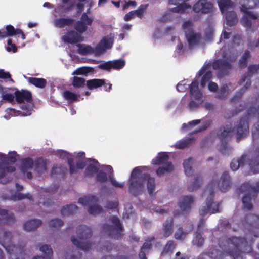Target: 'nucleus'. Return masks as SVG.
<instances>
[{
	"label": "nucleus",
	"mask_w": 259,
	"mask_h": 259,
	"mask_svg": "<svg viewBox=\"0 0 259 259\" xmlns=\"http://www.w3.org/2000/svg\"><path fill=\"white\" fill-rule=\"evenodd\" d=\"M92 68L88 67H82L77 68L72 73V75H87L88 73L92 71Z\"/></svg>",
	"instance_id": "a19ab883"
},
{
	"label": "nucleus",
	"mask_w": 259,
	"mask_h": 259,
	"mask_svg": "<svg viewBox=\"0 0 259 259\" xmlns=\"http://www.w3.org/2000/svg\"><path fill=\"white\" fill-rule=\"evenodd\" d=\"M29 82L35 86L43 88L46 86V81L43 78L31 77L29 78Z\"/></svg>",
	"instance_id": "4c0bfd02"
},
{
	"label": "nucleus",
	"mask_w": 259,
	"mask_h": 259,
	"mask_svg": "<svg viewBox=\"0 0 259 259\" xmlns=\"http://www.w3.org/2000/svg\"><path fill=\"white\" fill-rule=\"evenodd\" d=\"M249 131V125L247 119H242L236 125V132L237 134V139L246 136Z\"/></svg>",
	"instance_id": "6ab92c4d"
},
{
	"label": "nucleus",
	"mask_w": 259,
	"mask_h": 259,
	"mask_svg": "<svg viewBox=\"0 0 259 259\" xmlns=\"http://www.w3.org/2000/svg\"><path fill=\"white\" fill-rule=\"evenodd\" d=\"M74 21L70 18H60L56 19L54 23L55 25L58 27H63L65 25L69 26L72 24Z\"/></svg>",
	"instance_id": "473e14b6"
},
{
	"label": "nucleus",
	"mask_w": 259,
	"mask_h": 259,
	"mask_svg": "<svg viewBox=\"0 0 259 259\" xmlns=\"http://www.w3.org/2000/svg\"><path fill=\"white\" fill-rule=\"evenodd\" d=\"M213 6L210 2L206 0H200L193 6V10L195 12L206 13L210 12L212 9Z\"/></svg>",
	"instance_id": "a211bd4d"
},
{
	"label": "nucleus",
	"mask_w": 259,
	"mask_h": 259,
	"mask_svg": "<svg viewBox=\"0 0 259 259\" xmlns=\"http://www.w3.org/2000/svg\"><path fill=\"white\" fill-rule=\"evenodd\" d=\"M109 178L112 184L114 186L118 188H122L124 186V184L123 183H119L117 182V181L115 179H114L112 177L110 176H109Z\"/></svg>",
	"instance_id": "69168bd1"
},
{
	"label": "nucleus",
	"mask_w": 259,
	"mask_h": 259,
	"mask_svg": "<svg viewBox=\"0 0 259 259\" xmlns=\"http://www.w3.org/2000/svg\"><path fill=\"white\" fill-rule=\"evenodd\" d=\"M259 70V65H253L249 66L248 72L251 75L256 73Z\"/></svg>",
	"instance_id": "338daca9"
},
{
	"label": "nucleus",
	"mask_w": 259,
	"mask_h": 259,
	"mask_svg": "<svg viewBox=\"0 0 259 259\" xmlns=\"http://www.w3.org/2000/svg\"><path fill=\"white\" fill-rule=\"evenodd\" d=\"M125 65V61L123 60H117L109 61L101 65V67L107 70H110L112 68L115 69H120Z\"/></svg>",
	"instance_id": "4be33fe9"
},
{
	"label": "nucleus",
	"mask_w": 259,
	"mask_h": 259,
	"mask_svg": "<svg viewBox=\"0 0 259 259\" xmlns=\"http://www.w3.org/2000/svg\"><path fill=\"white\" fill-rule=\"evenodd\" d=\"M192 25L193 23L192 21H187L184 22L183 24V28L184 29L185 31H193L191 29Z\"/></svg>",
	"instance_id": "0e129e2a"
},
{
	"label": "nucleus",
	"mask_w": 259,
	"mask_h": 259,
	"mask_svg": "<svg viewBox=\"0 0 259 259\" xmlns=\"http://www.w3.org/2000/svg\"><path fill=\"white\" fill-rule=\"evenodd\" d=\"M147 7L148 4L141 5L137 10L134 11V15H137L139 17H141L147 8Z\"/></svg>",
	"instance_id": "de8ad7c7"
},
{
	"label": "nucleus",
	"mask_w": 259,
	"mask_h": 259,
	"mask_svg": "<svg viewBox=\"0 0 259 259\" xmlns=\"http://www.w3.org/2000/svg\"><path fill=\"white\" fill-rule=\"evenodd\" d=\"M77 207L75 205L71 204L64 206L61 209V213L63 215L73 214L77 211Z\"/></svg>",
	"instance_id": "2f4dec72"
},
{
	"label": "nucleus",
	"mask_w": 259,
	"mask_h": 259,
	"mask_svg": "<svg viewBox=\"0 0 259 259\" xmlns=\"http://www.w3.org/2000/svg\"><path fill=\"white\" fill-rule=\"evenodd\" d=\"M98 167L96 165L93 164H90L87 167V173L89 175H91L94 173H95L98 170Z\"/></svg>",
	"instance_id": "bf43d9fd"
},
{
	"label": "nucleus",
	"mask_w": 259,
	"mask_h": 259,
	"mask_svg": "<svg viewBox=\"0 0 259 259\" xmlns=\"http://www.w3.org/2000/svg\"><path fill=\"white\" fill-rule=\"evenodd\" d=\"M240 190L242 192L248 193V194H246V195L243 197L242 202L244 208L249 210L252 207V203L250 202V196H254V194L256 192H259V183L256 186H252L249 183H244L241 186Z\"/></svg>",
	"instance_id": "ddd939ff"
},
{
	"label": "nucleus",
	"mask_w": 259,
	"mask_h": 259,
	"mask_svg": "<svg viewBox=\"0 0 259 259\" xmlns=\"http://www.w3.org/2000/svg\"><path fill=\"white\" fill-rule=\"evenodd\" d=\"M213 28L212 26H209L205 30V36L208 40H210L213 34Z\"/></svg>",
	"instance_id": "13d9d810"
},
{
	"label": "nucleus",
	"mask_w": 259,
	"mask_h": 259,
	"mask_svg": "<svg viewBox=\"0 0 259 259\" xmlns=\"http://www.w3.org/2000/svg\"><path fill=\"white\" fill-rule=\"evenodd\" d=\"M64 97L66 99L73 101L77 99L78 95L69 91H66L64 92Z\"/></svg>",
	"instance_id": "a18cd8bd"
},
{
	"label": "nucleus",
	"mask_w": 259,
	"mask_h": 259,
	"mask_svg": "<svg viewBox=\"0 0 259 259\" xmlns=\"http://www.w3.org/2000/svg\"><path fill=\"white\" fill-rule=\"evenodd\" d=\"M16 162V153L14 151L13 156L0 155V182L6 184L12 180V172L15 168L11 164Z\"/></svg>",
	"instance_id": "7ed1b4c3"
},
{
	"label": "nucleus",
	"mask_w": 259,
	"mask_h": 259,
	"mask_svg": "<svg viewBox=\"0 0 259 259\" xmlns=\"http://www.w3.org/2000/svg\"><path fill=\"white\" fill-rule=\"evenodd\" d=\"M93 19L89 18L86 13H83L81 17L80 21L76 23L74 26L75 29L80 33H83L87 28V25H91Z\"/></svg>",
	"instance_id": "f3484780"
},
{
	"label": "nucleus",
	"mask_w": 259,
	"mask_h": 259,
	"mask_svg": "<svg viewBox=\"0 0 259 259\" xmlns=\"http://www.w3.org/2000/svg\"><path fill=\"white\" fill-rule=\"evenodd\" d=\"M62 225L63 222L59 219H54L50 222V226L54 228L60 227Z\"/></svg>",
	"instance_id": "4d7b16f0"
},
{
	"label": "nucleus",
	"mask_w": 259,
	"mask_h": 259,
	"mask_svg": "<svg viewBox=\"0 0 259 259\" xmlns=\"http://www.w3.org/2000/svg\"><path fill=\"white\" fill-rule=\"evenodd\" d=\"M113 44V40L111 38H104L102 39L95 49L89 45L85 44H77V52L81 55H87L95 53L99 55L104 52L106 49L111 47Z\"/></svg>",
	"instance_id": "20e7f679"
},
{
	"label": "nucleus",
	"mask_w": 259,
	"mask_h": 259,
	"mask_svg": "<svg viewBox=\"0 0 259 259\" xmlns=\"http://www.w3.org/2000/svg\"><path fill=\"white\" fill-rule=\"evenodd\" d=\"M175 245L173 241H168L165 247L164 252L162 253V254H164L165 253H167L170 251H172L173 249L175 248Z\"/></svg>",
	"instance_id": "864d4df0"
},
{
	"label": "nucleus",
	"mask_w": 259,
	"mask_h": 259,
	"mask_svg": "<svg viewBox=\"0 0 259 259\" xmlns=\"http://www.w3.org/2000/svg\"><path fill=\"white\" fill-rule=\"evenodd\" d=\"M240 166H245L253 173L259 172V156L250 159L246 156H242L239 158L234 159L230 164L231 169L235 171Z\"/></svg>",
	"instance_id": "6e6552de"
},
{
	"label": "nucleus",
	"mask_w": 259,
	"mask_h": 259,
	"mask_svg": "<svg viewBox=\"0 0 259 259\" xmlns=\"http://www.w3.org/2000/svg\"><path fill=\"white\" fill-rule=\"evenodd\" d=\"M176 40L178 42L177 47H176V51L178 53L182 54L184 52V48L183 47V42L180 40L179 39H177Z\"/></svg>",
	"instance_id": "680f3d73"
},
{
	"label": "nucleus",
	"mask_w": 259,
	"mask_h": 259,
	"mask_svg": "<svg viewBox=\"0 0 259 259\" xmlns=\"http://www.w3.org/2000/svg\"><path fill=\"white\" fill-rule=\"evenodd\" d=\"M141 168H135L131 174V186L130 190L131 193L135 194L141 191L145 184H146L149 194L151 195L155 191V183L153 178L147 174H142Z\"/></svg>",
	"instance_id": "f03ea898"
},
{
	"label": "nucleus",
	"mask_w": 259,
	"mask_h": 259,
	"mask_svg": "<svg viewBox=\"0 0 259 259\" xmlns=\"http://www.w3.org/2000/svg\"><path fill=\"white\" fill-rule=\"evenodd\" d=\"M234 134V130H232L231 126L227 125L221 128L218 133V136L221 139L232 136Z\"/></svg>",
	"instance_id": "a878e982"
},
{
	"label": "nucleus",
	"mask_w": 259,
	"mask_h": 259,
	"mask_svg": "<svg viewBox=\"0 0 259 259\" xmlns=\"http://www.w3.org/2000/svg\"><path fill=\"white\" fill-rule=\"evenodd\" d=\"M14 96L10 93H6L3 96V99L9 102L13 101L14 100Z\"/></svg>",
	"instance_id": "774afa93"
},
{
	"label": "nucleus",
	"mask_w": 259,
	"mask_h": 259,
	"mask_svg": "<svg viewBox=\"0 0 259 259\" xmlns=\"http://www.w3.org/2000/svg\"><path fill=\"white\" fill-rule=\"evenodd\" d=\"M85 79L82 77H74L72 79V84L75 88H81L84 86Z\"/></svg>",
	"instance_id": "79ce46f5"
},
{
	"label": "nucleus",
	"mask_w": 259,
	"mask_h": 259,
	"mask_svg": "<svg viewBox=\"0 0 259 259\" xmlns=\"http://www.w3.org/2000/svg\"><path fill=\"white\" fill-rule=\"evenodd\" d=\"M195 204L194 198L191 195L181 196L178 202V205L183 212H188Z\"/></svg>",
	"instance_id": "dca6fc26"
},
{
	"label": "nucleus",
	"mask_w": 259,
	"mask_h": 259,
	"mask_svg": "<svg viewBox=\"0 0 259 259\" xmlns=\"http://www.w3.org/2000/svg\"><path fill=\"white\" fill-rule=\"evenodd\" d=\"M13 214H9L7 210L0 209V223L3 221L5 223H10L13 221Z\"/></svg>",
	"instance_id": "cd10ccee"
},
{
	"label": "nucleus",
	"mask_w": 259,
	"mask_h": 259,
	"mask_svg": "<svg viewBox=\"0 0 259 259\" xmlns=\"http://www.w3.org/2000/svg\"><path fill=\"white\" fill-rule=\"evenodd\" d=\"M0 78L4 79H9L10 81L14 82L11 77V74L8 72H6L4 69H0Z\"/></svg>",
	"instance_id": "5fc2aeb1"
},
{
	"label": "nucleus",
	"mask_w": 259,
	"mask_h": 259,
	"mask_svg": "<svg viewBox=\"0 0 259 259\" xmlns=\"http://www.w3.org/2000/svg\"><path fill=\"white\" fill-rule=\"evenodd\" d=\"M36 170L40 174L44 173L46 170V162L41 158L38 159L35 162Z\"/></svg>",
	"instance_id": "e433bc0d"
},
{
	"label": "nucleus",
	"mask_w": 259,
	"mask_h": 259,
	"mask_svg": "<svg viewBox=\"0 0 259 259\" xmlns=\"http://www.w3.org/2000/svg\"><path fill=\"white\" fill-rule=\"evenodd\" d=\"M168 159L169 157L166 153H160L153 160V164L162 165L156 170L158 176H161L165 172H170L174 169L171 163L168 162Z\"/></svg>",
	"instance_id": "9b49d317"
},
{
	"label": "nucleus",
	"mask_w": 259,
	"mask_h": 259,
	"mask_svg": "<svg viewBox=\"0 0 259 259\" xmlns=\"http://www.w3.org/2000/svg\"><path fill=\"white\" fill-rule=\"evenodd\" d=\"M223 249L226 252L234 256L238 254L239 251H244L247 247V242L243 238L232 237L229 239L223 245Z\"/></svg>",
	"instance_id": "1a4fd4ad"
},
{
	"label": "nucleus",
	"mask_w": 259,
	"mask_h": 259,
	"mask_svg": "<svg viewBox=\"0 0 259 259\" xmlns=\"http://www.w3.org/2000/svg\"><path fill=\"white\" fill-rule=\"evenodd\" d=\"M60 156L61 158H66L68 159V163L70 166V171L71 174H73L76 171L75 167L72 165V160L69 158V154L65 151H61Z\"/></svg>",
	"instance_id": "58836bf2"
},
{
	"label": "nucleus",
	"mask_w": 259,
	"mask_h": 259,
	"mask_svg": "<svg viewBox=\"0 0 259 259\" xmlns=\"http://www.w3.org/2000/svg\"><path fill=\"white\" fill-rule=\"evenodd\" d=\"M200 122V120H195L191 122H190L187 125L184 124L183 125V130L184 131H187V130H189L193 126L197 125L199 124Z\"/></svg>",
	"instance_id": "3c124183"
},
{
	"label": "nucleus",
	"mask_w": 259,
	"mask_h": 259,
	"mask_svg": "<svg viewBox=\"0 0 259 259\" xmlns=\"http://www.w3.org/2000/svg\"><path fill=\"white\" fill-rule=\"evenodd\" d=\"M62 40L65 42L73 44L80 41L82 39L79 34L74 31H70L62 36Z\"/></svg>",
	"instance_id": "5701e85b"
},
{
	"label": "nucleus",
	"mask_w": 259,
	"mask_h": 259,
	"mask_svg": "<svg viewBox=\"0 0 259 259\" xmlns=\"http://www.w3.org/2000/svg\"><path fill=\"white\" fill-rule=\"evenodd\" d=\"M186 37L190 48L198 45L201 38L200 34L193 31H185Z\"/></svg>",
	"instance_id": "aec40b11"
},
{
	"label": "nucleus",
	"mask_w": 259,
	"mask_h": 259,
	"mask_svg": "<svg viewBox=\"0 0 259 259\" xmlns=\"http://www.w3.org/2000/svg\"><path fill=\"white\" fill-rule=\"evenodd\" d=\"M12 237L11 232L0 230V244L7 250L9 259H16V247L12 243Z\"/></svg>",
	"instance_id": "9d476101"
},
{
	"label": "nucleus",
	"mask_w": 259,
	"mask_h": 259,
	"mask_svg": "<svg viewBox=\"0 0 259 259\" xmlns=\"http://www.w3.org/2000/svg\"><path fill=\"white\" fill-rule=\"evenodd\" d=\"M25 244L23 243H21L19 245V247H17V252L19 251L20 254V257L22 258H24L25 256Z\"/></svg>",
	"instance_id": "052dcab7"
},
{
	"label": "nucleus",
	"mask_w": 259,
	"mask_h": 259,
	"mask_svg": "<svg viewBox=\"0 0 259 259\" xmlns=\"http://www.w3.org/2000/svg\"><path fill=\"white\" fill-rule=\"evenodd\" d=\"M91 236V229L85 226H81L77 229V237H72L71 241L74 245L81 249L88 250L91 246V243L89 240Z\"/></svg>",
	"instance_id": "423d86ee"
},
{
	"label": "nucleus",
	"mask_w": 259,
	"mask_h": 259,
	"mask_svg": "<svg viewBox=\"0 0 259 259\" xmlns=\"http://www.w3.org/2000/svg\"><path fill=\"white\" fill-rule=\"evenodd\" d=\"M247 220L252 225H257L259 222V217L257 215L250 214L247 216Z\"/></svg>",
	"instance_id": "09e8293b"
},
{
	"label": "nucleus",
	"mask_w": 259,
	"mask_h": 259,
	"mask_svg": "<svg viewBox=\"0 0 259 259\" xmlns=\"http://www.w3.org/2000/svg\"><path fill=\"white\" fill-rule=\"evenodd\" d=\"M213 67L215 69H221L222 70H225L230 68L231 65L225 61L217 60L213 63Z\"/></svg>",
	"instance_id": "72a5a7b5"
},
{
	"label": "nucleus",
	"mask_w": 259,
	"mask_h": 259,
	"mask_svg": "<svg viewBox=\"0 0 259 259\" xmlns=\"http://www.w3.org/2000/svg\"><path fill=\"white\" fill-rule=\"evenodd\" d=\"M192 140L193 139L189 138L188 139L180 141L176 144L175 147L177 149H183L188 146Z\"/></svg>",
	"instance_id": "37998d69"
},
{
	"label": "nucleus",
	"mask_w": 259,
	"mask_h": 259,
	"mask_svg": "<svg viewBox=\"0 0 259 259\" xmlns=\"http://www.w3.org/2000/svg\"><path fill=\"white\" fill-rule=\"evenodd\" d=\"M202 181V178L200 175H195L193 181L188 187L189 191H193L200 186Z\"/></svg>",
	"instance_id": "c85d7f7f"
},
{
	"label": "nucleus",
	"mask_w": 259,
	"mask_h": 259,
	"mask_svg": "<svg viewBox=\"0 0 259 259\" xmlns=\"http://www.w3.org/2000/svg\"><path fill=\"white\" fill-rule=\"evenodd\" d=\"M188 8L187 5L185 3L181 4L177 7L174 8L171 11L174 12L183 13L185 12L186 10Z\"/></svg>",
	"instance_id": "49530a36"
},
{
	"label": "nucleus",
	"mask_w": 259,
	"mask_h": 259,
	"mask_svg": "<svg viewBox=\"0 0 259 259\" xmlns=\"http://www.w3.org/2000/svg\"><path fill=\"white\" fill-rule=\"evenodd\" d=\"M163 235L165 237H167L171 234L172 232L171 220L166 221L163 224Z\"/></svg>",
	"instance_id": "f704fd0d"
},
{
	"label": "nucleus",
	"mask_w": 259,
	"mask_h": 259,
	"mask_svg": "<svg viewBox=\"0 0 259 259\" xmlns=\"http://www.w3.org/2000/svg\"><path fill=\"white\" fill-rule=\"evenodd\" d=\"M188 232H184L182 228H179L175 234V238L177 240H183L186 237Z\"/></svg>",
	"instance_id": "c03bdc74"
},
{
	"label": "nucleus",
	"mask_w": 259,
	"mask_h": 259,
	"mask_svg": "<svg viewBox=\"0 0 259 259\" xmlns=\"http://www.w3.org/2000/svg\"><path fill=\"white\" fill-rule=\"evenodd\" d=\"M211 78V73L210 72H207L203 76L201 82V85L204 87L206 83L208 82Z\"/></svg>",
	"instance_id": "603ef678"
},
{
	"label": "nucleus",
	"mask_w": 259,
	"mask_h": 259,
	"mask_svg": "<svg viewBox=\"0 0 259 259\" xmlns=\"http://www.w3.org/2000/svg\"><path fill=\"white\" fill-rule=\"evenodd\" d=\"M193 164V159L189 158L184 161L183 165L184 167L185 172L186 175H189L192 173V165Z\"/></svg>",
	"instance_id": "ea45409f"
},
{
	"label": "nucleus",
	"mask_w": 259,
	"mask_h": 259,
	"mask_svg": "<svg viewBox=\"0 0 259 259\" xmlns=\"http://www.w3.org/2000/svg\"><path fill=\"white\" fill-rule=\"evenodd\" d=\"M15 34H16V29L12 25H7L6 27V30L3 29L0 30V40L12 36Z\"/></svg>",
	"instance_id": "393cba45"
},
{
	"label": "nucleus",
	"mask_w": 259,
	"mask_h": 259,
	"mask_svg": "<svg viewBox=\"0 0 259 259\" xmlns=\"http://www.w3.org/2000/svg\"><path fill=\"white\" fill-rule=\"evenodd\" d=\"M194 244L198 246H201L204 242V239L202 237V235L200 234H198L196 235L195 238L193 241Z\"/></svg>",
	"instance_id": "6e6d98bb"
},
{
	"label": "nucleus",
	"mask_w": 259,
	"mask_h": 259,
	"mask_svg": "<svg viewBox=\"0 0 259 259\" xmlns=\"http://www.w3.org/2000/svg\"><path fill=\"white\" fill-rule=\"evenodd\" d=\"M226 21L227 24L229 26L234 25L237 23V16L234 12L229 11L226 13Z\"/></svg>",
	"instance_id": "c756f323"
},
{
	"label": "nucleus",
	"mask_w": 259,
	"mask_h": 259,
	"mask_svg": "<svg viewBox=\"0 0 259 259\" xmlns=\"http://www.w3.org/2000/svg\"><path fill=\"white\" fill-rule=\"evenodd\" d=\"M220 93L217 96L220 99L225 98L229 93L228 87L226 85H223L220 89Z\"/></svg>",
	"instance_id": "8fccbe9b"
},
{
	"label": "nucleus",
	"mask_w": 259,
	"mask_h": 259,
	"mask_svg": "<svg viewBox=\"0 0 259 259\" xmlns=\"http://www.w3.org/2000/svg\"><path fill=\"white\" fill-rule=\"evenodd\" d=\"M104 83V80L94 79L87 81V85L89 89H93L102 85Z\"/></svg>",
	"instance_id": "c9c22d12"
},
{
	"label": "nucleus",
	"mask_w": 259,
	"mask_h": 259,
	"mask_svg": "<svg viewBox=\"0 0 259 259\" xmlns=\"http://www.w3.org/2000/svg\"><path fill=\"white\" fill-rule=\"evenodd\" d=\"M190 93L192 100L189 103V107L190 109L194 110L202 102V94L198 89L197 81H193L190 87Z\"/></svg>",
	"instance_id": "2eb2a0df"
},
{
	"label": "nucleus",
	"mask_w": 259,
	"mask_h": 259,
	"mask_svg": "<svg viewBox=\"0 0 259 259\" xmlns=\"http://www.w3.org/2000/svg\"><path fill=\"white\" fill-rule=\"evenodd\" d=\"M241 6L240 10L245 14L241 20V23L245 27H250L252 24V20L256 19L258 16L253 12L249 11L248 9L254 8L258 4L257 0H240Z\"/></svg>",
	"instance_id": "0eeeda50"
},
{
	"label": "nucleus",
	"mask_w": 259,
	"mask_h": 259,
	"mask_svg": "<svg viewBox=\"0 0 259 259\" xmlns=\"http://www.w3.org/2000/svg\"><path fill=\"white\" fill-rule=\"evenodd\" d=\"M218 3L222 13H227L234 7V3L230 0H219Z\"/></svg>",
	"instance_id": "b1692460"
},
{
	"label": "nucleus",
	"mask_w": 259,
	"mask_h": 259,
	"mask_svg": "<svg viewBox=\"0 0 259 259\" xmlns=\"http://www.w3.org/2000/svg\"><path fill=\"white\" fill-rule=\"evenodd\" d=\"M39 250L42 253V255L49 257L50 259H52L53 252L50 245L47 244L39 245Z\"/></svg>",
	"instance_id": "7c9ffc66"
},
{
	"label": "nucleus",
	"mask_w": 259,
	"mask_h": 259,
	"mask_svg": "<svg viewBox=\"0 0 259 259\" xmlns=\"http://www.w3.org/2000/svg\"><path fill=\"white\" fill-rule=\"evenodd\" d=\"M32 98L30 92L27 90L17 91V103L21 110H17V115L28 116L33 109Z\"/></svg>",
	"instance_id": "39448f33"
},
{
	"label": "nucleus",
	"mask_w": 259,
	"mask_h": 259,
	"mask_svg": "<svg viewBox=\"0 0 259 259\" xmlns=\"http://www.w3.org/2000/svg\"><path fill=\"white\" fill-rule=\"evenodd\" d=\"M78 202L82 205L88 207V211L91 214L95 215L102 212V208L97 203V199L94 196L81 198Z\"/></svg>",
	"instance_id": "4468645a"
},
{
	"label": "nucleus",
	"mask_w": 259,
	"mask_h": 259,
	"mask_svg": "<svg viewBox=\"0 0 259 259\" xmlns=\"http://www.w3.org/2000/svg\"><path fill=\"white\" fill-rule=\"evenodd\" d=\"M103 230L109 235L118 238L121 234L122 226L118 218L113 216L109 219L108 224L103 226Z\"/></svg>",
	"instance_id": "f8f14e48"
},
{
	"label": "nucleus",
	"mask_w": 259,
	"mask_h": 259,
	"mask_svg": "<svg viewBox=\"0 0 259 259\" xmlns=\"http://www.w3.org/2000/svg\"><path fill=\"white\" fill-rule=\"evenodd\" d=\"M249 55V52L248 51L245 52L241 59L239 60V64L240 66L244 67L246 65V61L247 58L248 57Z\"/></svg>",
	"instance_id": "e2e57ef3"
},
{
	"label": "nucleus",
	"mask_w": 259,
	"mask_h": 259,
	"mask_svg": "<svg viewBox=\"0 0 259 259\" xmlns=\"http://www.w3.org/2000/svg\"><path fill=\"white\" fill-rule=\"evenodd\" d=\"M41 221L39 220H32L26 222L23 225L25 230L30 231L34 230L40 226Z\"/></svg>",
	"instance_id": "bb28decb"
},
{
	"label": "nucleus",
	"mask_w": 259,
	"mask_h": 259,
	"mask_svg": "<svg viewBox=\"0 0 259 259\" xmlns=\"http://www.w3.org/2000/svg\"><path fill=\"white\" fill-rule=\"evenodd\" d=\"M33 165V162L30 158H26L21 160L20 169L23 174L26 173L28 179L32 178V175L29 170L32 168Z\"/></svg>",
	"instance_id": "412c9836"
},
{
	"label": "nucleus",
	"mask_w": 259,
	"mask_h": 259,
	"mask_svg": "<svg viewBox=\"0 0 259 259\" xmlns=\"http://www.w3.org/2000/svg\"><path fill=\"white\" fill-rule=\"evenodd\" d=\"M217 185L222 192H226L230 188L231 180L228 172L223 173L219 182L217 181V177H214L205 190L203 196L207 198V202L203 204L200 210L201 215H205L208 213H215L219 212V204L211 201Z\"/></svg>",
	"instance_id": "f257e3e1"
}]
</instances>
